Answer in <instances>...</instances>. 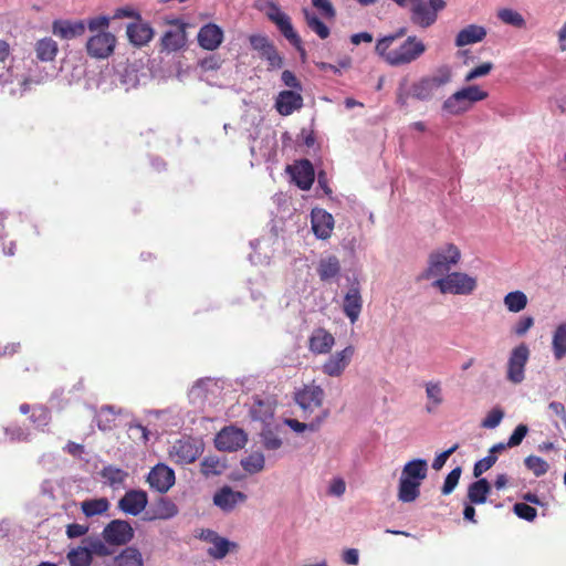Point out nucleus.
<instances>
[{
    "label": "nucleus",
    "instance_id": "obj_7",
    "mask_svg": "<svg viewBox=\"0 0 566 566\" xmlns=\"http://www.w3.org/2000/svg\"><path fill=\"white\" fill-rule=\"evenodd\" d=\"M324 397L323 388L315 385L314 381L294 391V401L302 409L304 418H307L314 410L322 407Z\"/></svg>",
    "mask_w": 566,
    "mask_h": 566
},
{
    "label": "nucleus",
    "instance_id": "obj_31",
    "mask_svg": "<svg viewBox=\"0 0 566 566\" xmlns=\"http://www.w3.org/2000/svg\"><path fill=\"white\" fill-rule=\"evenodd\" d=\"M113 566H144L143 555L135 546H128L114 557Z\"/></svg>",
    "mask_w": 566,
    "mask_h": 566
},
{
    "label": "nucleus",
    "instance_id": "obj_29",
    "mask_svg": "<svg viewBox=\"0 0 566 566\" xmlns=\"http://www.w3.org/2000/svg\"><path fill=\"white\" fill-rule=\"evenodd\" d=\"M428 463L424 459H413L408 461L401 471V476L413 481L421 485V482L427 478Z\"/></svg>",
    "mask_w": 566,
    "mask_h": 566
},
{
    "label": "nucleus",
    "instance_id": "obj_56",
    "mask_svg": "<svg viewBox=\"0 0 566 566\" xmlns=\"http://www.w3.org/2000/svg\"><path fill=\"white\" fill-rule=\"evenodd\" d=\"M504 417V412L501 408H493L486 417L482 420L481 426L483 428L493 429L500 424Z\"/></svg>",
    "mask_w": 566,
    "mask_h": 566
},
{
    "label": "nucleus",
    "instance_id": "obj_20",
    "mask_svg": "<svg viewBox=\"0 0 566 566\" xmlns=\"http://www.w3.org/2000/svg\"><path fill=\"white\" fill-rule=\"evenodd\" d=\"M335 345V337L323 327L315 328L308 337V350L315 355L328 354Z\"/></svg>",
    "mask_w": 566,
    "mask_h": 566
},
{
    "label": "nucleus",
    "instance_id": "obj_47",
    "mask_svg": "<svg viewBox=\"0 0 566 566\" xmlns=\"http://www.w3.org/2000/svg\"><path fill=\"white\" fill-rule=\"evenodd\" d=\"M115 416L116 411L113 406H103L97 420L98 429L102 431L112 430L115 427Z\"/></svg>",
    "mask_w": 566,
    "mask_h": 566
},
{
    "label": "nucleus",
    "instance_id": "obj_3",
    "mask_svg": "<svg viewBox=\"0 0 566 566\" xmlns=\"http://www.w3.org/2000/svg\"><path fill=\"white\" fill-rule=\"evenodd\" d=\"M427 50L422 40L416 35L408 36L397 49H387L377 53L391 66H401L417 61Z\"/></svg>",
    "mask_w": 566,
    "mask_h": 566
},
{
    "label": "nucleus",
    "instance_id": "obj_61",
    "mask_svg": "<svg viewBox=\"0 0 566 566\" xmlns=\"http://www.w3.org/2000/svg\"><path fill=\"white\" fill-rule=\"evenodd\" d=\"M312 4L322 13L326 19H334L336 15L335 8L329 0H312Z\"/></svg>",
    "mask_w": 566,
    "mask_h": 566
},
{
    "label": "nucleus",
    "instance_id": "obj_41",
    "mask_svg": "<svg viewBox=\"0 0 566 566\" xmlns=\"http://www.w3.org/2000/svg\"><path fill=\"white\" fill-rule=\"evenodd\" d=\"M327 416H328V411L323 410L319 416H317L313 421H311L308 423L301 422V421H298L296 419H292V418L285 419L284 423L297 433H301L305 430H310V431L314 432L319 429L321 424L327 418Z\"/></svg>",
    "mask_w": 566,
    "mask_h": 566
},
{
    "label": "nucleus",
    "instance_id": "obj_45",
    "mask_svg": "<svg viewBox=\"0 0 566 566\" xmlns=\"http://www.w3.org/2000/svg\"><path fill=\"white\" fill-rule=\"evenodd\" d=\"M504 305L510 312L518 313L527 305V296L522 291L510 292L504 296Z\"/></svg>",
    "mask_w": 566,
    "mask_h": 566
},
{
    "label": "nucleus",
    "instance_id": "obj_43",
    "mask_svg": "<svg viewBox=\"0 0 566 566\" xmlns=\"http://www.w3.org/2000/svg\"><path fill=\"white\" fill-rule=\"evenodd\" d=\"M66 557L71 566H91L93 560L92 552L83 546L71 549Z\"/></svg>",
    "mask_w": 566,
    "mask_h": 566
},
{
    "label": "nucleus",
    "instance_id": "obj_14",
    "mask_svg": "<svg viewBox=\"0 0 566 566\" xmlns=\"http://www.w3.org/2000/svg\"><path fill=\"white\" fill-rule=\"evenodd\" d=\"M268 18L275 23L281 33L290 41L296 49L301 48V38L295 32L290 17L284 13L275 3L270 4Z\"/></svg>",
    "mask_w": 566,
    "mask_h": 566
},
{
    "label": "nucleus",
    "instance_id": "obj_42",
    "mask_svg": "<svg viewBox=\"0 0 566 566\" xmlns=\"http://www.w3.org/2000/svg\"><path fill=\"white\" fill-rule=\"evenodd\" d=\"M227 469V464L216 455L205 457L200 463V472L206 478L220 475Z\"/></svg>",
    "mask_w": 566,
    "mask_h": 566
},
{
    "label": "nucleus",
    "instance_id": "obj_48",
    "mask_svg": "<svg viewBox=\"0 0 566 566\" xmlns=\"http://www.w3.org/2000/svg\"><path fill=\"white\" fill-rule=\"evenodd\" d=\"M497 18L505 24L513 25L515 28H524L525 20L521 13L513 9L504 8L499 10Z\"/></svg>",
    "mask_w": 566,
    "mask_h": 566
},
{
    "label": "nucleus",
    "instance_id": "obj_39",
    "mask_svg": "<svg viewBox=\"0 0 566 566\" xmlns=\"http://www.w3.org/2000/svg\"><path fill=\"white\" fill-rule=\"evenodd\" d=\"M109 501L106 497L90 499L81 503L82 513L86 517L103 515L109 510Z\"/></svg>",
    "mask_w": 566,
    "mask_h": 566
},
{
    "label": "nucleus",
    "instance_id": "obj_2",
    "mask_svg": "<svg viewBox=\"0 0 566 566\" xmlns=\"http://www.w3.org/2000/svg\"><path fill=\"white\" fill-rule=\"evenodd\" d=\"M461 259L459 248L453 243H448L442 248L432 251L428 258V268L423 272L424 279L443 277L449 274L451 268L457 265Z\"/></svg>",
    "mask_w": 566,
    "mask_h": 566
},
{
    "label": "nucleus",
    "instance_id": "obj_49",
    "mask_svg": "<svg viewBox=\"0 0 566 566\" xmlns=\"http://www.w3.org/2000/svg\"><path fill=\"white\" fill-rule=\"evenodd\" d=\"M459 91L461 92V96H463L464 99H467L471 107L474 103L484 101L489 96V93L486 91L481 90L476 85H470Z\"/></svg>",
    "mask_w": 566,
    "mask_h": 566
},
{
    "label": "nucleus",
    "instance_id": "obj_55",
    "mask_svg": "<svg viewBox=\"0 0 566 566\" xmlns=\"http://www.w3.org/2000/svg\"><path fill=\"white\" fill-rule=\"evenodd\" d=\"M111 19L106 15H98L88 19L85 24L91 32H107L106 29L109 27Z\"/></svg>",
    "mask_w": 566,
    "mask_h": 566
},
{
    "label": "nucleus",
    "instance_id": "obj_59",
    "mask_svg": "<svg viewBox=\"0 0 566 566\" xmlns=\"http://www.w3.org/2000/svg\"><path fill=\"white\" fill-rule=\"evenodd\" d=\"M527 432H528V428L526 424H523V423L518 424L514 429L511 437L509 438L506 446L509 448L520 446L522 443L523 439L526 437Z\"/></svg>",
    "mask_w": 566,
    "mask_h": 566
},
{
    "label": "nucleus",
    "instance_id": "obj_40",
    "mask_svg": "<svg viewBox=\"0 0 566 566\" xmlns=\"http://www.w3.org/2000/svg\"><path fill=\"white\" fill-rule=\"evenodd\" d=\"M442 108L451 115H460L468 112L471 106L467 99L461 96V92L457 91L443 102Z\"/></svg>",
    "mask_w": 566,
    "mask_h": 566
},
{
    "label": "nucleus",
    "instance_id": "obj_46",
    "mask_svg": "<svg viewBox=\"0 0 566 566\" xmlns=\"http://www.w3.org/2000/svg\"><path fill=\"white\" fill-rule=\"evenodd\" d=\"M303 13L308 28L314 31L321 39H326L329 35V29L323 23L318 17L312 13L308 9H303Z\"/></svg>",
    "mask_w": 566,
    "mask_h": 566
},
{
    "label": "nucleus",
    "instance_id": "obj_32",
    "mask_svg": "<svg viewBox=\"0 0 566 566\" xmlns=\"http://www.w3.org/2000/svg\"><path fill=\"white\" fill-rule=\"evenodd\" d=\"M317 273L319 279L324 282L337 277L340 273V263L338 258L329 255L321 259L317 266Z\"/></svg>",
    "mask_w": 566,
    "mask_h": 566
},
{
    "label": "nucleus",
    "instance_id": "obj_15",
    "mask_svg": "<svg viewBox=\"0 0 566 566\" xmlns=\"http://www.w3.org/2000/svg\"><path fill=\"white\" fill-rule=\"evenodd\" d=\"M354 354L355 347L353 345H348L343 350L336 352L322 365V371L331 377H339L350 364Z\"/></svg>",
    "mask_w": 566,
    "mask_h": 566
},
{
    "label": "nucleus",
    "instance_id": "obj_36",
    "mask_svg": "<svg viewBox=\"0 0 566 566\" xmlns=\"http://www.w3.org/2000/svg\"><path fill=\"white\" fill-rule=\"evenodd\" d=\"M57 52V43L52 38H43L35 43L36 57L42 62H52Z\"/></svg>",
    "mask_w": 566,
    "mask_h": 566
},
{
    "label": "nucleus",
    "instance_id": "obj_60",
    "mask_svg": "<svg viewBox=\"0 0 566 566\" xmlns=\"http://www.w3.org/2000/svg\"><path fill=\"white\" fill-rule=\"evenodd\" d=\"M534 325V318L532 316H522L512 327V332L516 336L525 335Z\"/></svg>",
    "mask_w": 566,
    "mask_h": 566
},
{
    "label": "nucleus",
    "instance_id": "obj_11",
    "mask_svg": "<svg viewBox=\"0 0 566 566\" xmlns=\"http://www.w3.org/2000/svg\"><path fill=\"white\" fill-rule=\"evenodd\" d=\"M134 528L129 522L124 520H113L103 530L102 536L105 543L109 545H126L134 538Z\"/></svg>",
    "mask_w": 566,
    "mask_h": 566
},
{
    "label": "nucleus",
    "instance_id": "obj_58",
    "mask_svg": "<svg viewBox=\"0 0 566 566\" xmlns=\"http://www.w3.org/2000/svg\"><path fill=\"white\" fill-rule=\"evenodd\" d=\"M492 62H484L481 65L472 69L464 77L465 82H471L478 77L488 75L493 70Z\"/></svg>",
    "mask_w": 566,
    "mask_h": 566
},
{
    "label": "nucleus",
    "instance_id": "obj_12",
    "mask_svg": "<svg viewBox=\"0 0 566 566\" xmlns=\"http://www.w3.org/2000/svg\"><path fill=\"white\" fill-rule=\"evenodd\" d=\"M247 441V434L242 429L230 426L218 432L214 446L220 451L233 452L242 449Z\"/></svg>",
    "mask_w": 566,
    "mask_h": 566
},
{
    "label": "nucleus",
    "instance_id": "obj_44",
    "mask_svg": "<svg viewBox=\"0 0 566 566\" xmlns=\"http://www.w3.org/2000/svg\"><path fill=\"white\" fill-rule=\"evenodd\" d=\"M265 459L262 452L255 451L241 460V467L250 474H255L264 469Z\"/></svg>",
    "mask_w": 566,
    "mask_h": 566
},
{
    "label": "nucleus",
    "instance_id": "obj_8",
    "mask_svg": "<svg viewBox=\"0 0 566 566\" xmlns=\"http://www.w3.org/2000/svg\"><path fill=\"white\" fill-rule=\"evenodd\" d=\"M116 43L117 40L113 33L97 32L87 39L85 50L92 59L105 60L113 55Z\"/></svg>",
    "mask_w": 566,
    "mask_h": 566
},
{
    "label": "nucleus",
    "instance_id": "obj_26",
    "mask_svg": "<svg viewBox=\"0 0 566 566\" xmlns=\"http://www.w3.org/2000/svg\"><path fill=\"white\" fill-rule=\"evenodd\" d=\"M363 308L360 291L357 286H352L343 300V312L354 324L359 318Z\"/></svg>",
    "mask_w": 566,
    "mask_h": 566
},
{
    "label": "nucleus",
    "instance_id": "obj_51",
    "mask_svg": "<svg viewBox=\"0 0 566 566\" xmlns=\"http://www.w3.org/2000/svg\"><path fill=\"white\" fill-rule=\"evenodd\" d=\"M406 33H407V28L402 27V28L398 29L394 34H389L387 36L379 39L375 46L376 53H382L387 49H390L392 43L396 40L402 38Z\"/></svg>",
    "mask_w": 566,
    "mask_h": 566
},
{
    "label": "nucleus",
    "instance_id": "obj_64",
    "mask_svg": "<svg viewBox=\"0 0 566 566\" xmlns=\"http://www.w3.org/2000/svg\"><path fill=\"white\" fill-rule=\"evenodd\" d=\"M88 526L78 524V523H72L66 526V535L69 538H76L84 536L88 532Z\"/></svg>",
    "mask_w": 566,
    "mask_h": 566
},
{
    "label": "nucleus",
    "instance_id": "obj_13",
    "mask_svg": "<svg viewBox=\"0 0 566 566\" xmlns=\"http://www.w3.org/2000/svg\"><path fill=\"white\" fill-rule=\"evenodd\" d=\"M268 18L275 23L281 33L290 41L296 49L301 48V38L295 32L290 17L284 13L275 3L270 4Z\"/></svg>",
    "mask_w": 566,
    "mask_h": 566
},
{
    "label": "nucleus",
    "instance_id": "obj_38",
    "mask_svg": "<svg viewBox=\"0 0 566 566\" xmlns=\"http://www.w3.org/2000/svg\"><path fill=\"white\" fill-rule=\"evenodd\" d=\"M208 534L212 536V546L208 549L209 556L221 559L230 551V547H235L237 544L219 536L214 531L208 530Z\"/></svg>",
    "mask_w": 566,
    "mask_h": 566
},
{
    "label": "nucleus",
    "instance_id": "obj_37",
    "mask_svg": "<svg viewBox=\"0 0 566 566\" xmlns=\"http://www.w3.org/2000/svg\"><path fill=\"white\" fill-rule=\"evenodd\" d=\"M99 474L105 480V482L114 490L123 486L124 482L128 478V472L115 465L104 467Z\"/></svg>",
    "mask_w": 566,
    "mask_h": 566
},
{
    "label": "nucleus",
    "instance_id": "obj_33",
    "mask_svg": "<svg viewBox=\"0 0 566 566\" xmlns=\"http://www.w3.org/2000/svg\"><path fill=\"white\" fill-rule=\"evenodd\" d=\"M420 486L418 483L410 481L400 475L398 484V500L402 503L415 502L420 495Z\"/></svg>",
    "mask_w": 566,
    "mask_h": 566
},
{
    "label": "nucleus",
    "instance_id": "obj_16",
    "mask_svg": "<svg viewBox=\"0 0 566 566\" xmlns=\"http://www.w3.org/2000/svg\"><path fill=\"white\" fill-rule=\"evenodd\" d=\"M295 185L302 190H310L315 180V170L308 159L296 160L286 167Z\"/></svg>",
    "mask_w": 566,
    "mask_h": 566
},
{
    "label": "nucleus",
    "instance_id": "obj_25",
    "mask_svg": "<svg viewBox=\"0 0 566 566\" xmlns=\"http://www.w3.org/2000/svg\"><path fill=\"white\" fill-rule=\"evenodd\" d=\"M178 506L168 497H160L154 507L145 513L144 521L169 520L178 514Z\"/></svg>",
    "mask_w": 566,
    "mask_h": 566
},
{
    "label": "nucleus",
    "instance_id": "obj_53",
    "mask_svg": "<svg viewBox=\"0 0 566 566\" xmlns=\"http://www.w3.org/2000/svg\"><path fill=\"white\" fill-rule=\"evenodd\" d=\"M249 41L252 49L260 53V56L274 46L265 35L261 34L250 35Z\"/></svg>",
    "mask_w": 566,
    "mask_h": 566
},
{
    "label": "nucleus",
    "instance_id": "obj_4",
    "mask_svg": "<svg viewBox=\"0 0 566 566\" xmlns=\"http://www.w3.org/2000/svg\"><path fill=\"white\" fill-rule=\"evenodd\" d=\"M446 7L444 0H415L410 6V21L419 28H430Z\"/></svg>",
    "mask_w": 566,
    "mask_h": 566
},
{
    "label": "nucleus",
    "instance_id": "obj_1",
    "mask_svg": "<svg viewBox=\"0 0 566 566\" xmlns=\"http://www.w3.org/2000/svg\"><path fill=\"white\" fill-rule=\"evenodd\" d=\"M452 72L449 66H440L431 76H423L413 82L410 90L403 91L399 88L397 103L400 107H406L409 97L418 101H429L433 97L434 92L451 81Z\"/></svg>",
    "mask_w": 566,
    "mask_h": 566
},
{
    "label": "nucleus",
    "instance_id": "obj_18",
    "mask_svg": "<svg viewBox=\"0 0 566 566\" xmlns=\"http://www.w3.org/2000/svg\"><path fill=\"white\" fill-rule=\"evenodd\" d=\"M148 504V495L143 490H129L118 501V509L129 515H139Z\"/></svg>",
    "mask_w": 566,
    "mask_h": 566
},
{
    "label": "nucleus",
    "instance_id": "obj_24",
    "mask_svg": "<svg viewBox=\"0 0 566 566\" xmlns=\"http://www.w3.org/2000/svg\"><path fill=\"white\" fill-rule=\"evenodd\" d=\"M223 41V31L214 23L203 25L198 32L199 45L208 51L217 50Z\"/></svg>",
    "mask_w": 566,
    "mask_h": 566
},
{
    "label": "nucleus",
    "instance_id": "obj_30",
    "mask_svg": "<svg viewBox=\"0 0 566 566\" xmlns=\"http://www.w3.org/2000/svg\"><path fill=\"white\" fill-rule=\"evenodd\" d=\"M491 492V485L484 478L471 483L468 488V499L471 504H483Z\"/></svg>",
    "mask_w": 566,
    "mask_h": 566
},
{
    "label": "nucleus",
    "instance_id": "obj_5",
    "mask_svg": "<svg viewBox=\"0 0 566 566\" xmlns=\"http://www.w3.org/2000/svg\"><path fill=\"white\" fill-rule=\"evenodd\" d=\"M432 286L442 294L468 295L476 289V280L463 272H452L437 279Z\"/></svg>",
    "mask_w": 566,
    "mask_h": 566
},
{
    "label": "nucleus",
    "instance_id": "obj_9",
    "mask_svg": "<svg viewBox=\"0 0 566 566\" xmlns=\"http://www.w3.org/2000/svg\"><path fill=\"white\" fill-rule=\"evenodd\" d=\"M203 452V444L192 438L177 440L169 452L177 464L193 463Z\"/></svg>",
    "mask_w": 566,
    "mask_h": 566
},
{
    "label": "nucleus",
    "instance_id": "obj_62",
    "mask_svg": "<svg viewBox=\"0 0 566 566\" xmlns=\"http://www.w3.org/2000/svg\"><path fill=\"white\" fill-rule=\"evenodd\" d=\"M261 57L268 61L270 69H280L283 65V59L277 53L275 46L265 52Z\"/></svg>",
    "mask_w": 566,
    "mask_h": 566
},
{
    "label": "nucleus",
    "instance_id": "obj_22",
    "mask_svg": "<svg viewBox=\"0 0 566 566\" xmlns=\"http://www.w3.org/2000/svg\"><path fill=\"white\" fill-rule=\"evenodd\" d=\"M126 34L133 45L142 48L153 40L155 32L150 24L143 22L142 18L139 17L136 22L129 23L127 25Z\"/></svg>",
    "mask_w": 566,
    "mask_h": 566
},
{
    "label": "nucleus",
    "instance_id": "obj_28",
    "mask_svg": "<svg viewBox=\"0 0 566 566\" xmlns=\"http://www.w3.org/2000/svg\"><path fill=\"white\" fill-rule=\"evenodd\" d=\"M486 36V29L478 24H469L461 29L455 36L454 44L462 48L469 44L481 42Z\"/></svg>",
    "mask_w": 566,
    "mask_h": 566
},
{
    "label": "nucleus",
    "instance_id": "obj_52",
    "mask_svg": "<svg viewBox=\"0 0 566 566\" xmlns=\"http://www.w3.org/2000/svg\"><path fill=\"white\" fill-rule=\"evenodd\" d=\"M461 473L462 469L460 467H457L447 475L441 489L443 495H449L450 493L453 492V490L459 483Z\"/></svg>",
    "mask_w": 566,
    "mask_h": 566
},
{
    "label": "nucleus",
    "instance_id": "obj_17",
    "mask_svg": "<svg viewBox=\"0 0 566 566\" xmlns=\"http://www.w3.org/2000/svg\"><path fill=\"white\" fill-rule=\"evenodd\" d=\"M175 472L168 465L159 463L147 475L149 486L159 493H166L175 484Z\"/></svg>",
    "mask_w": 566,
    "mask_h": 566
},
{
    "label": "nucleus",
    "instance_id": "obj_6",
    "mask_svg": "<svg viewBox=\"0 0 566 566\" xmlns=\"http://www.w3.org/2000/svg\"><path fill=\"white\" fill-rule=\"evenodd\" d=\"M167 24L172 28L160 38V52L170 54L184 50L188 42L187 28L189 24L179 19L167 21Z\"/></svg>",
    "mask_w": 566,
    "mask_h": 566
},
{
    "label": "nucleus",
    "instance_id": "obj_57",
    "mask_svg": "<svg viewBox=\"0 0 566 566\" xmlns=\"http://www.w3.org/2000/svg\"><path fill=\"white\" fill-rule=\"evenodd\" d=\"M497 461V457L494 454H488L485 458L479 460L473 468V475L475 478H479L482 475L485 471L491 469L495 462Z\"/></svg>",
    "mask_w": 566,
    "mask_h": 566
},
{
    "label": "nucleus",
    "instance_id": "obj_35",
    "mask_svg": "<svg viewBox=\"0 0 566 566\" xmlns=\"http://www.w3.org/2000/svg\"><path fill=\"white\" fill-rule=\"evenodd\" d=\"M552 352L556 360L566 357V322L558 324L553 332Z\"/></svg>",
    "mask_w": 566,
    "mask_h": 566
},
{
    "label": "nucleus",
    "instance_id": "obj_50",
    "mask_svg": "<svg viewBox=\"0 0 566 566\" xmlns=\"http://www.w3.org/2000/svg\"><path fill=\"white\" fill-rule=\"evenodd\" d=\"M524 463H525V467L530 471H532L534 473V475L537 478L546 474V472L549 469L548 463L544 459L536 457V455L526 457L524 460Z\"/></svg>",
    "mask_w": 566,
    "mask_h": 566
},
{
    "label": "nucleus",
    "instance_id": "obj_23",
    "mask_svg": "<svg viewBox=\"0 0 566 566\" xmlns=\"http://www.w3.org/2000/svg\"><path fill=\"white\" fill-rule=\"evenodd\" d=\"M247 501V494L234 491L232 488L224 485L213 495V504L224 512L232 511L238 503Z\"/></svg>",
    "mask_w": 566,
    "mask_h": 566
},
{
    "label": "nucleus",
    "instance_id": "obj_10",
    "mask_svg": "<svg viewBox=\"0 0 566 566\" xmlns=\"http://www.w3.org/2000/svg\"><path fill=\"white\" fill-rule=\"evenodd\" d=\"M530 358V349L522 343L514 347L510 354L506 368V379L513 384H521L525 379V366Z\"/></svg>",
    "mask_w": 566,
    "mask_h": 566
},
{
    "label": "nucleus",
    "instance_id": "obj_19",
    "mask_svg": "<svg viewBox=\"0 0 566 566\" xmlns=\"http://www.w3.org/2000/svg\"><path fill=\"white\" fill-rule=\"evenodd\" d=\"M85 30L86 24L84 20L57 19L52 22V33L62 40H72L82 36Z\"/></svg>",
    "mask_w": 566,
    "mask_h": 566
},
{
    "label": "nucleus",
    "instance_id": "obj_27",
    "mask_svg": "<svg viewBox=\"0 0 566 566\" xmlns=\"http://www.w3.org/2000/svg\"><path fill=\"white\" fill-rule=\"evenodd\" d=\"M303 106V97L300 93L294 91H282L280 92L275 107L276 111L283 115L289 116L293 112L300 109Z\"/></svg>",
    "mask_w": 566,
    "mask_h": 566
},
{
    "label": "nucleus",
    "instance_id": "obj_34",
    "mask_svg": "<svg viewBox=\"0 0 566 566\" xmlns=\"http://www.w3.org/2000/svg\"><path fill=\"white\" fill-rule=\"evenodd\" d=\"M426 396L428 399L427 411L433 412L443 402V392L441 381L430 380L424 384Z\"/></svg>",
    "mask_w": 566,
    "mask_h": 566
},
{
    "label": "nucleus",
    "instance_id": "obj_54",
    "mask_svg": "<svg viewBox=\"0 0 566 566\" xmlns=\"http://www.w3.org/2000/svg\"><path fill=\"white\" fill-rule=\"evenodd\" d=\"M513 511L520 518H523L528 522L534 521L537 515L536 509L526 503L514 504Z\"/></svg>",
    "mask_w": 566,
    "mask_h": 566
},
{
    "label": "nucleus",
    "instance_id": "obj_21",
    "mask_svg": "<svg viewBox=\"0 0 566 566\" xmlns=\"http://www.w3.org/2000/svg\"><path fill=\"white\" fill-rule=\"evenodd\" d=\"M312 230L316 238L326 240L334 229L333 216L324 209H313L311 213Z\"/></svg>",
    "mask_w": 566,
    "mask_h": 566
},
{
    "label": "nucleus",
    "instance_id": "obj_63",
    "mask_svg": "<svg viewBox=\"0 0 566 566\" xmlns=\"http://www.w3.org/2000/svg\"><path fill=\"white\" fill-rule=\"evenodd\" d=\"M458 448H459V444L455 443L451 448H449L448 450H446V451L441 452L440 454H438L434 458L433 462H432V468L434 470H437V471L442 469V467L446 464V462L449 459V457L451 454H453L458 450Z\"/></svg>",
    "mask_w": 566,
    "mask_h": 566
}]
</instances>
